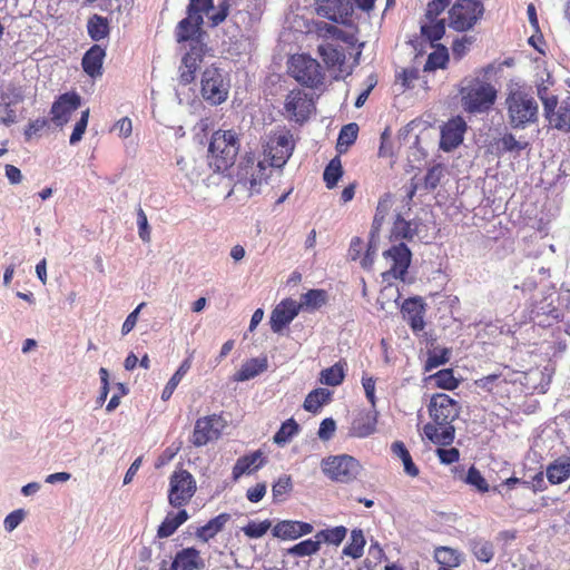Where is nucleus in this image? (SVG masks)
Listing matches in <instances>:
<instances>
[{"instance_id": "nucleus-1", "label": "nucleus", "mask_w": 570, "mask_h": 570, "mask_svg": "<svg viewBox=\"0 0 570 570\" xmlns=\"http://www.w3.org/2000/svg\"><path fill=\"white\" fill-rule=\"evenodd\" d=\"M428 410L433 423L424 425V435L434 444L450 445L455 436L452 423L461 412L459 402L445 393H436L431 397Z\"/></svg>"}, {"instance_id": "nucleus-2", "label": "nucleus", "mask_w": 570, "mask_h": 570, "mask_svg": "<svg viewBox=\"0 0 570 570\" xmlns=\"http://www.w3.org/2000/svg\"><path fill=\"white\" fill-rule=\"evenodd\" d=\"M239 147V136L235 130L218 129L214 131L208 146L209 166L215 171H226L235 164Z\"/></svg>"}, {"instance_id": "nucleus-3", "label": "nucleus", "mask_w": 570, "mask_h": 570, "mask_svg": "<svg viewBox=\"0 0 570 570\" xmlns=\"http://www.w3.org/2000/svg\"><path fill=\"white\" fill-rule=\"evenodd\" d=\"M504 105L508 122L513 129H524L538 121L539 105L531 92L522 88L512 89Z\"/></svg>"}, {"instance_id": "nucleus-4", "label": "nucleus", "mask_w": 570, "mask_h": 570, "mask_svg": "<svg viewBox=\"0 0 570 570\" xmlns=\"http://www.w3.org/2000/svg\"><path fill=\"white\" fill-rule=\"evenodd\" d=\"M461 104L468 112H483L489 110L495 102V88L479 78L470 79L460 89Z\"/></svg>"}, {"instance_id": "nucleus-5", "label": "nucleus", "mask_w": 570, "mask_h": 570, "mask_svg": "<svg viewBox=\"0 0 570 570\" xmlns=\"http://www.w3.org/2000/svg\"><path fill=\"white\" fill-rule=\"evenodd\" d=\"M266 170L263 160L252 153L245 154L237 168L235 188L246 191L248 197L259 194L261 186L267 179Z\"/></svg>"}, {"instance_id": "nucleus-6", "label": "nucleus", "mask_w": 570, "mask_h": 570, "mask_svg": "<svg viewBox=\"0 0 570 570\" xmlns=\"http://www.w3.org/2000/svg\"><path fill=\"white\" fill-rule=\"evenodd\" d=\"M484 14L480 0H456L449 10V27L458 32L473 29Z\"/></svg>"}, {"instance_id": "nucleus-7", "label": "nucleus", "mask_w": 570, "mask_h": 570, "mask_svg": "<svg viewBox=\"0 0 570 570\" xmlns=\"http://www.w3.org/2000/svg\"><path fill=\"white\" fill-rule=\"evenodd\" d=\"M288 73L307 88H316L324 80L320 62L305 53L294 55L289 58Z\"/></svg>"}, {"instance_id": "nucleus-8", "label": "nucleus", "mask_w": 570, "mask_h": 570, "mask_svg": "<svg viewBox=\"0 0 570 570\" xmlns=\"http://www.w3.org/2000/svg\"><path fill=\"white\" fill-rule=\"evenodd\" d=\"M322 470L331 480L340 483L354 481L361 470V463L352 455H330L322 460Z\"/></svg>"}, {"instance_id": "nucleus-9", "label": "nucleus", "mask_w": 570, "mask_h": 570, "mask_svg": "<svg viewBox=\"0 0 570 570\" xmlns=\"http://www.w3.org/2000/svg\"><path fill=\"white\" fill-rule=\"evenodd\" d=\"M196 481L186 470L174 471L169 478L168 502L174 508L186 505L196 492Z\"/></svg>"}, {"instance_id": "nucleus-10", "label": "nucleus", "mask_w": 570, "mask_h": 570, "mask_svg": "<svg viewBox=\"0 0 570 570\" xmlns=\"http://www.w3.org/2000/svg\"><path fill=\"white\" fill-rule=\"evenodd\" d=\"M556 293L551 292L540 301H534L529 309V321L540 327H550L561 321L562 311L554 306Z\"/></svg>"}, {"instance_id": "nucleus-11", "label": "nucleus", "mask_w": 570, "mask_h": 570, "mask_svg": "<svg viewBox=\"0 0 570 570\" xmlns=\"http://www.w3.org/2000/svg\"><path fill=\"white\" fill-rule=\"evenodd\" d=\"M200 92L203 98L210 105L223 104L228 97V85L224 81L218 68L208 67L202 76Z\"/></svg>"}, {"instance_id": "nucleus-12", "label": "nucleus", "mask_w": 570, "mask_h": 570, "mask_svg": "<svg viewBox=\"0 0 570 570\" xmlns=\"http://www.w3.org/2000/svg\"><path fill=\"white\" fill-rule=\"evenodd\" d=\"M294 150L293 137L289 130H281L268 137L264 153L271 160V166H284Z\"/></svg>"}, {"instance_id": "nucleus-13", "label": "nucleus", "mask_w": 570, "mask_h": 570, "mask_svg": "<svg viewBox=\"0 0 570 570\" xmlns=\"http://www.w3.org/2000/svg\"><path fill=\"white\" fill-rule=\"evenodd\" d=\"M317 16L332 22L348 26L353 13L350 0H314Z\"/></svg>"}, {"instance_id": "nucleus-14", "label": "nucleus", "mask_w": 570, "mask_h": 570, "mask_svg": "<svg viewBox=\"0 0 570 570\" xmlns=\"http://www.w3.org/2000/svg\"><path fill=\"white\" fill-rule=\"evenodd\" d=\"M223 428L224 422L219 415L213 414L199 417L195 423L191 443L195 446L206 445L219 438Z\"/></svg>"}, {"instance_id": "nucleus-15", "label": "nucleus", "mask_w": 570, "mask_h": 570, "mask_svg": "<svg viewBox=\"0 0 570 570\" xmlns=\"http://www.w3.org/2000/svg\"><path fill=\"white\" fill-rule=\"evenodd\" d=\"M203 24V16L202 14H191L180 20L176 27V40L177 42H186L189 41V48H194L196 42L200 45L204 49H206V45L203 41L202 31Z\"/></svg>"}, {"instance_id": "nucleus-16", "label": "nucleus", "mask_w": 570, "mask_h": 570, "mask_svg": "<svg viewBox=\"0 0 570 570\" xmlns=\"http://www.w3.org/2000/svg\"><path fill=\"white\" fill-rule=\"evenodd\" d=\"M81 105L80 96L75 92H65L60 95L52 104L50 109L51 121L58 126H65L73 111Z\"/></svg>"}, {"instance_id": "nucleus-17", "label": "nucleus", "mask_w": 570, "mask_h": 570, "mask_svg": "<svg viewBox=\"0 0 570 570\" xmlns=\"http://www.w3.org/2000/svg\"><path fill=\"white\" fill-rule=\"evenodd\" d=\"M302 305L292 298H285L275 306L271 314V330L281 333L299 313Z\"/></svg>"}, {"instance_id": "nucleus-18", "label": "nucleus", "mask_w": 570, "mask_h": 570, "mask_svg": "<svg viewBox=\"0 0 570 570\" xmlns=\"http://www.w3.org/2000/svg\"><path fill=\"white\" fill-rule=\"evenodd\" d=\"M312 107V99L303 90H292L286 96L285 110L298 122H303L309 117Z\"/></svg>"}, {"instance_id": "nucleus-19", "label": "nucleus", "mask_w": 570, "mask_h": 570, "mask_svg": "<svg viewBox=\"0 0 570 570\" xmlns=\"http://www.w3.org/2000/svg\"><path fill=\"white\" fill-rule=\"evenodd\" d=\"M376 424L377 412L375 407L362 410L353 417L348 435L358 439L367 438L376 431Z\"/></svg>"}, {"instance_id": "nucleus-20", "label": "nucleus", "mask_w": 570, "mask_h": 570, "mask_svg": "<svg viewBox=\"0 0 570 570\" xmlns=\"http://www.w3.org/2000/svg\"><path fill=\"white\" fill-rule=\"evenodd\" d=\"M466 124L461 117L450 119L441 130L440 147L444 151L456 148L462 141Z\"/></svg>"}, {"instance_id": "nucleus-21", "label": "nucleus", "mask_w": 570, "mask_h": 570, "mask_svg": "<svg viewBox=\"0 0 570 570\" xmlns=\"http://www.w3.org/2000/svg\"><path fill=\"white\" fill-rule=\"evenodd\" d=\"M205 52L206 49L196 42L195 47L189 48V50L183 57V70L179 75V81L181 85H189L195 80L196 72L200 62L203 61Z\"/></svg>"}, {"instance_id": "nucleus-22", "label": "nucleus", "mask_w": 570, "mask_h": 570, "mask_svg": "<svg viewBox=\"0 0 570 570\" xmlns=\"http://www.w3.org/2000/svg\"><path fill=\"white\" fill-rule=\"evenodd\" d=\"M386 259L392 261V266L389 271L382 274L384 281L391 278L404 281L409 266L412 259V252H383Z\"/></svg>"}, {"instance_id": "nucleus-23", "label": "nucleus", "mask_w": 570, "mask_h": 570, "mask_svg": "<svg viewBox=\"0 0 570 570\" xmlns=\"http://www.w3.org/2000/svg\"><path fill=\"white\" fill-rule=\"evenodd\" d=\"M402 313L413 332H420L424 328L425 306L420 297L405 299L402 305Z\"/></svg>"}, {"instance_id": "nucleus-24", "label": "nucleus", "mask_w": 570, "mask_h": 570, "mask_svg": "<svg viewBox=\"0 0 570 570\" xmlns=\"http://www.w3.org/2000/svg\"><path fill=\"white\" fill-rule=\"evenodd\" d=\"M414 235L415 229L412 227L411 222L405 220L399 215L391 229L390 240L392 246L390 249H409L406 242L412 240Z\"/></svg>"}, {"instance_id": "nucleus-25", "label": "nucleus", "mask_w": 570, "mask_h": 570, "mask_svg": "<svg viewBox=\"0 0 570 570\" xmlns=\"http://www.w3.org/2000/svg\"><path fill=\"white\" fill-rule=\"evenodd\" d=\"M265 462L266 458L263 455L261 450L238 458L233 468V479L238 480L245 473L257 471L265 464Z\"/></svg>"}, {"instance_id": "nucleus-26", "label": "nucleus", "mask_w": 570, "mask_h": 570, "mask_svg": "<svg viewBox=\"0 0 570 570\" xmlns=\"http://www.w3.org/2000/svg\"><path fill=\"white\" fill-rule=\"evenodd\" d=\"M106 51L99 45L90 47L82 57L81 66L83 71L92 78L101 76Z\"/></svg>"}, {"instance_id": "nucleus-27", "label": "nucleus", "mask_w": 570, "mask_h": 570, "mask_svg": "<svg viewBox=\"0 0 570 570\" xmlns=\"http://www.w3.org/2000/svg\"><path fill=\"white\" fill-rule=\"evenodd\" d=\"M203 566L199 551L196 548H185L176 553L170 570H198Z\"/></svg>"}, {"instance_id": "nucleus-28", "label": "nucleus", "mask_w": 570, "mask_h": 570, "mask_svg": "<svg viewBox=\"0 0 570 570\" xmlns=\"http://www.w3.org/2000/svg\"><path fill=\"white\" fill-rule=\"evenodd\" d=\"M268 367V361L264 357H254L245 362L234 374V381L245 382L252 380L265 372Z\"/></svg>"}, {"instance_id": "nucleus-29", "label": "nucleus", "mask_w": 570, "mask_h": 570, "mask_svg": "<svg viewBox=\"0 0 570 570\" xmlns=\"http://www.w3.org/2000/svg\"><path fill=\"white\" fill-rule=\"evenodd\" d=\"M317 52L327 68L342 67L346 55L342 47L325 42L318 46Z\"/></svg>"}, {"instance_id": "nucleus-30", "label": "nucleus", "mask_w": 570, "mask_h": 570, "mask_svg": "<svg viewBox=\"0 0 570 570\" xmlns=\"http://www.w3.org/2000/svg\"><path fill=\"white\" fill-rule=\"evenodd\" d=\"M551 484H560L570 476V458H560L551 462L546 470Z\"/></svg>"}, {"instance_id": "nucleus-31", "label": "nucleus", "mask_w": 570, "mask_h": 570, "mask_svg": "<svg viewBox=\"0 0 570 570\" xmlns=\"http://www.w3.org/2000/svg\"><path fill=\"white\" fill-rule=\"evenodd\" d=\"M188 520V513L181 509L178 512H169L164 521L159 524L157 535L159 538H168L175 533V531Z\"/></svg>"}, {"instance_id": "nucleus-32", "label": "nucleus", "mask_w": 570, "mask_h": 570, "mask_svg": "<svg viewBox=\"0 0 570 570\" xmlns=\"http://www.w3.org/2000/svg\"><path fill=\"white\" fill-rule=\"evenodd\" d=\"M194 353H195V351L188 352V356L181 362V364L179 365L177 371L174 373V375L169 379V381L165 385L163 393H161V399L164 401H167L171 397L174 391L176 390V387L178 386V384L180 383L183 377L190 370Z\"/></svg>"}, {"instance_id": "nucleus-33", "label": "nucleus", "mask_w": 570, "mask_h": 570, "mask_svg": "<svg viewBox=\"0 0 570 570\" xmlns=\"http://www.w3.org/2000/svg\"><path fill=\"white\" fill-rule=\"evenodd\" d=\"M229 518V514L220 513L217 517L210 519L206 524L197 529V538L205 542L213 539L218 532L223 530Z\"/></svg>"}, {"instance_id": "nucleus-34", "label": "nucleus", "mask_w": 570, "mask_h": 570, "mask_svg": "<svg viewBox=\"0 0 570 570\" xmlns=\"http://www.w3.org/2000/svg\"><path fill=\"white\" fill-rule=\"evenodd\" d=\"M317 35L323 39L332 38L351 46H353L356 41V38L353 33H347L336 26L326 22H321L317 26Z\"/></svg>"}, {"instance_id": "nucleus-35", "label": "nucleus", "mask_w": 570, "mask_h": 570, "mask_svg": "<svg viewBox=\"0 0 570 570\" xmlns=\"http://www.w3.org/2000/svg\"><path fill=\"white\" fill-rule=\"evenodd\" d=\"M392 453L401 459L404 472L412 478L419 475L420 470L412 460V456L402 441H395L391 446Z\"/></svg>"}, {"instance_id": "nucleus-36", "label": "nucleus", "mask_w": 570, "mask_h": 570, "mask_svg": "<svg viewBox=\"0 0 570 570\" xmlns=\"http://www.w3.org/2000/svg\"><path fill=\"white\" fill-rule=\"evenodd\" d=\"M473 556L484 563H489L494 557L493 543L483 538H473L469 541Z\"/></svg>"}, {"instance_id": "nucleus-37", "label": "nucleus", "mask_w": 570, "mask_h": 570, "mask_svg": "<svg viewBox=\"0 0 570 570\" xmlns=\"http://www.w3.org/2000/svg\"><path fill=\"white\" fill-rule=\"evenodd\" d=\"M87 31L94 41H99L109 35V21L106 17L92 14L88 19Z\"/></svg>"}, {"instance_id": "nucleus-38", "label": "nucleus", "mask_w": 570, "mask_h": 570, "mask_svg": "<svg viewBox=\"0 0 570 570\" xmlns=\"http://www.w3.org/2000/svg\"><path fill=\"white\" fill-rule=\"evenodd\" d=\"M449 63V51L443 45H436L435 50L432 51L424 65V71H434L436 69H445Z\"/></svg>"}, {"instance_id": "nucleus-39", "label": "nucleus", "mask_w": 570, "mask_h": 570, "mask_svg": "<svg viewBox=\"0 0 570 570\" xmlns=\"http://www.w3.org/2000/svg\"><path fill=\"white\" fill-rule=\"evenodd\" d=\"M331 392L327 389L318 387L313 390L305 397L303 407L312 413H317L320 409L327 403Z\"/></svg>"}, {"instance_id": "nucleus-40", "label": "nucleus", "mask_w": 570, "mask_h": 570, "mask_svg": "<svg viewBox=\"0 0 570 570\" xmlns=\"http://www.w3.org/2000/svg\"><path fill=\"white\" fill-rule=\"evenodd\" d=\"M358 135V126L355 122L344 125L340 130L336 149L340 154L345 153L352 146Z\"/></svg>"}, {"instance_id": "nucleus-41", "label": "nucleus", "mask_w": 570, "mask_h": 570, "mask_svg": "<svg viewBox=\"0 0 570 570\" xmlns=\"http://www.w3.org/2000/svg\"><path fill=\"white\" fill-rule=\"evenodd\" d=\"M365 538L361 529H353L351 532V541L343 549V554L353 559H358L363 554Z\"/></svg>"}, {"instance_id": "nucleus-42", "label": "nucleus", "mask_w": 570, "mask_h": 570, "mask_svg": "<svg viewBox=\"0 0 570 570\" xmlns=\"http://www.w3.org/2000/svg\"><path fill=\"white\" fill-rule=\"evenodd\" d=\"M343 176L341 158L335 156L324 169L323 179L328 189L334 188Z\"/></svg>"}, {"instance_id": "nucleus-43", "label": "nucleus", "mask_w": 570, "mask_h": 570, "mask_svg": "<svg viewBox=\"0 0 570 570\" xmlns=\"http://www.w3.org/2000/svg\"><path fill=\"white\" fill-rule=\"evenodd\" d=\"M435 561L440 564V569L454 568L460 564V558L455 550L448 547H440L434 552Z\"/></svg>"}, {"instance_id": "nucleus-44", "label": "nucleus", "mask_w": 570, "mask_h": 570, "mask_svg": "<svg viewBox=\"0 0 570 570\" xmlns=\"http://www.w3.org/2000/svg\"><path fill=\"white\" fill-rule=\"evenodd\" d=\"M299 426L294 419L285 421L274 434L273 441L277 445H285L298 433Z\"/></svg>"}, {"instance_id": "nucleus-45", "label": "nucleus", "mask_w": 570, "mask_h": 570, "mask_svg": "<svg viewBox=\"0 0 570 570\" xmlns=\"http://www.w3.org/2000/svg\"><path fill=\"white\" fill-rule=\"evenodd\" d=\"M321 548L318 539H306L286 550L287 554L296 557H307L316 553Z\"/></svg>"}, {"instance_id": "nucleus-46", "label": "nucleus", "mask_w": 570, "mask_h": 570, "mask_svg": "<svg viewBox=\"0 0 570 570\" xmlns=\"http://www.w3.org/2000/svg\"><path fill=\"white\" fill-rule=\"evenodd\" d=\"M439 389L452 391L458 387L459 380L454 376L453 370L444 368L430 376Z\"/></svg>"}, {"instance_id": "nucleus-47", "label": "nucleus", "mask_w": 570, "mask_h": 570, "mask_svg": "<svg viewBox=\"0 0 570 570\" xmlns=\"http://www.w3.org/2000/svg\"><path fill=\"white\" fill-rule=\"evenodd\" d=\"M23 100V96L20 91L13 94V97L8 102L0 105V122L10 126L17 121V112L11 107L13 104H18Z\"/></svg>"}, {"instance_id": "nucleus-48", "label": "nucleus", "mask_w": 570, "mask_h": 570, "mask_svg": "<svg viewBox=\"0 0 570 570\" xmlns=\"http://www.w3.org/2000/svg\"><path fill=\"white\" fill-rule=\"evenodd\" d=\"M327 294L324 289H309L301 297L302 307L307 309H317L325 304Z\"/></svg>"}, {"instance_id": "nucleus-49", "label": "nucleus", "mask_w": 570, "mask_h": 570, "mask_svg": "<svg viewBox=\"0 0 570 570\" xmlns=\"http://www.w3.org/2000/svg\"><path fill=\"white\" fill-rule=\"evenodd\" d=\"M345 373L344 367L340 363L334 364L321 372L320 381L322 384L328 386H337L344 380Z\"/></svg>"}, {"instance_id": "nucleus-50", "label": "nucleus", "mask_w": 570, "mask_h": 570, "mask_svg": "<svg viewBox=\"0 0 570 570\" xmlns=\"http://www.w3.org/2000/svg\"><path fill=\"white\" fill-rule=\"evenodd\" d=\"M429 21V23L421 26L422 36L431 42L442 39L445 33V21L443 19Z\"/></svg>"}, {"instance_id": "nucleus-51", "label": "nucleus", "mask_w": 570, "mask_h": 570, "mask_svg": "<svg viewBox=\"0 0 570 570\" xmlns=\"http://www.w3.org/2000/svg\"><path fill=\"white\" fill-rule=\"evenodd\" d=\"M347 529L344 525L321 530L315 538L330 544L338 546L345 539Z\"/></svg>"}, {"instance_id": "nucleus-52", "label": "nucleus", "mask_w": 570, "mask_h": 570, "mask_svg": "<svg viewBox=\"0 0 570 570\" xmlns=\"http://www.w3.org/2000/svg\"><path fill=\"white\" fill-rule=\"evenodd\" d=\"M450 360V350L446 347L443 348H434L430 351L428 354V358L424 364L425 372H430Z\"/></svg>"}, {"instance_id": "nucleus-53", "label": "nucleus", "mask_w": 570, "mask_h": 570, "mask_svg": "<svg viewBox=\"0 0 570 570\" xmlns=\"http://www.w3.org/2000/svg\"><path fill=\"white\" fill-rule=\"evenodd\" d=\"M273 535L281 539H297L299 538V532L296 530V521L293 520H284L274 525Z\"/></svg>"}, {"instance_id": "nucleus-54", "label": "nucleus", "mask_w": 570, "mask_h": 570, "mask_svg": "<svg viewBox=\"0 0 570 570\" xmlns=\"http://www.w3.org/2000/svg\"><path fill=\"white\" fill-rule=\"evenodd\" d=\"M464 482L475 488L481 493L488 492L490 489L487 480L474 465L469 468Z\"/></svg>"}, {"instance_id": "nucleus-55", "label": "nucleus", "mask_w": 570, "mask_h": 570, "mask_svg": "<svg viewBox=\"0 0 570 570\" xmlns=\"http://www.w3.org/2000/svg\"><path fill=\"white\" fill-rule=\"evenodd\" d=\"M498 146L501 153H511L525 149L528 142L519 141L513 134L507 132L499 139Z\"/></svg>"}, {"instance_id": "nucleus-56", "label": "nucleus", "mask_w": 570, "mask_h": 570, "mask_svg": "<svg viewBox=\"0 0 570 570\" xmlns=\"http://www.w3.org/2000/svg\"><path fill=\"white\" fill-rule=\"evenodd\" d=\"M271 525L272 523L269 520H264L262 522L249 521L242 528V531L250 539H258L269 530Z\"/></svg>"}, {"instance_id": "nucleus-57", "label": "nucleus", "mask_w": 570, "mask_h": 570, "mask_svg": "<svg viewBox=\"0 0 570 570\" xmlns=\"http://www.w3.org/2000/svg\"><path fill=\"white\" fill-rule=\"evenodd\" d=\"M293 483L289 475L279 476L272 487V493L275 501H282L284 497L292 490Z\"/></svg>"}, {"instance_id": "nucleus-58", "label": "nucleus", "mask_w": 570, "mask_h": 570, "mask_svg": "<svg viewBox=\"0 0 570 570\" xmlns=\"http://www.w3.org/2000/svg\"><path fill=\"white\" fill-rule=\"evenodd\" d=\"M540 98L543 104L544 116L548 119L549 124L552 127H554V122L558 120L557 119L558 111H556V108L558 106V97L554 95L543 96L540 94Z\"/></svg>"}, {"instance_id": "nucleus-59", "label": "nucleus", "mask_w": 570, "mask_h": 570, "mask_svg": "<svg viewBox=\"0 0 570 570\" xmlns=\"http://www.w3.org/2000/svg\"><path fill=\"white\" fill-rule=\"evenodd\" d=\"M443 177V166L438 164L428 169L424 176V187L429 190L435 189Z\"/></svg>"}, {"instance_id": "nucleus-60", "label": "nucleus", "mask_w": 570, "mask_h": 570, "mask_svg": "<svg viewBox=\"0 0 570 570\" xmlns=\"http://www.w3.org/2000/svg\"><path fill=\"white\" fill-rule=\"evenodd\" d=\"M88 119H89V108H87L86 110H83L81 112L80 119L76 122V125L73 127V130H72V132L70 135V139H69V142L71 145H76L77 142H79L82 139V136H83L87 125H88Z\"/></svg>"}, {"instance_id": "nucleus-61", "label": "nucleus", "mask_w": 570, "mask_h": 570, "mask_svg": "<svg viewBox=\"0 0 570 570\" xmlns=\"http://www.w3.org/2000/svg\"><path fill=\"white\" fill-rule=\"evenodd\" d=\"M473 42L474 37L472 36H463L462 38L455 39L451 47L453 57L458 60L463 58Z\"/></svg>"}, {"instance_id": "nucleus-62", "label": "nucleus", "mask_w": 570, "mask_h": 570, "mask_svg": "<svg viewBox=\"0 0 570 570\" xmlns=\"http://www.w3.org/2000/svg\"><path fill=\"white\" fill-rule=\"evenodd\" d=\"M47 127L48 120L46 118H38L30 121L23 132L26 141H30L33 137L40 136Z\"/></svg>"}, {"instance_id": "nucleus-63", "label": "nucleus", "mask_w": 570, "mask_h": 570, "mask_svg": "<svg viewBox=\"0 0 570 570\" xmlns=\"http://www.w3.org/2000/svg\"><path fill=\"white\" fill-rule=\"evenodd\" d=\"M451 3V0H431L425 10V18L428 20H435Z\"/></svg>"}, {"instance_id": "nucleus-64", "label": "nucleus", "mask_w": 570, "mask_h": 570, "mask_svg": "<svg viewBox=\"0 0 570 570\" xmlns=\"http://www.w3.org/2000/svg\"><path fill=\"white\" fill-rule=\"evenodd\" d=\"M554 128L570 132V105H563L558 109Z\"/></svg>"}]
</instances>
